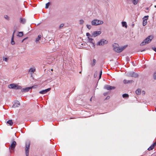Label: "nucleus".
<instances>
[{"instance_id":"nucleus-42","label":"nucleus","mask_w":156,"mask_h":156,"mask_svg":"<svg viewBox=\"0 0 156 156\" xmlns=\"http://www.w3.org/2000/svg\"><path fill=\"white\" fill-rule=\"evenodd\" d=\"M91 100H92V98H91L90 99V100L91 101Z\"/></svg>"},{"instance_id":"nucleus-31","label":"nucleus","mask_w":156,"mask_h":156,"mask_svg":"<svg viewBox=\"0 0 156 156\" xmlns=\"http://www.w3.org/2000/svg\"><path fill=\"white\" fill-rule=\"evenodd\" d=\"M148 16H144L143 18V20H145V19H146V20H147L148 19Z\"/></svg>"},{"instance_id":"nucleus-11","label":"nucleus","mask_w":156,"mask_h":156,"mask_svg":"<svg viewBox=\"0 0 156 156\" xmlns=\"http://www.w3.org/2000/svg\"><path fill=\"white\" fill-rule=\"evenodd\" d=\"M20 105V102L17 101L13 105L12 107L13 108L18 107Z\"/></svg>"},{"instance_id":"nucleus-39","label":"nucleus","mask_w":156,"mask_h":156,"mask_svg":"<svg viewBox=\"0 0 156 156\" xmlns=\"http://www.w3.org/2000/svg\"><path fill=\"white\" fill-rule=\"evenodd\" d=\"M153 50L155 51V52H156V48H153Z\"/></svg>"},{"instance_id":"nucleus-41","label":"nucleus","mask_w":156,"mask_h":156,"mask_svg":"<svg viewBox=\"0 0 156 156\" xmlns=\"http://www.w3.org/2000/svg\"><path fill=\"white\" fill-rule=\"evenodd\" d=\"M96 74V76H97V71H96V72H95V74Z\"/></svg>"},{"instance_id":"nucleus-9","label":"nucleus","mask_w":156,"mask_h":156,"mask_svg":"<svg viewBox=\"0 0 156 156\" xmlns=\"http://www.w3.org/2000/svg\"><path fill=\"white\" fill-rule=\"evenodd\" d=\"M105 88L108 90H110L115 89V87L109 85H106L105 87Z\"/></svg>"},{"instance_id":"nucleus-3","label":"nucleus","mask_w":156,"mask_h":156,"mask_svg":"<svg viewBox=\"0 0 156 156\" xmlns=\"http://www.w3.org/2000/svg\"><path fill=\"white\" fill-rule=\"evenodd\" d=\"M16 142L15 141H13L11 145L9 147V149L10 151V153H13L14 152V149L16 147Z\"/></svg>"},{"instance_id":"nucleus-15","label":"nucleus","mask_w":156,"mask_h":156,"mask_svg":"<svg viewBox=\"0 0 156 156\" xmlns=\"http://www.w3.org/2000/svg\"><path fill=\"white\" fill-rule=\"evenodd\" d=\"M16 84L14 83L11 84L9 85V87L10 88H14L16 87Z\"/></svg>"},{"instance_id":"nucleus-43","label":"nucleus","mask_w":156,"mask_h":156,"mask_svg":"<svg viewBox=\"0 0 156 156\" xmlns=\"http://www.w3.org/2000/svg\"><path fill=\"white\" fill-rule=\"evenodd\" d=\"M51 71H53V69H51Z\"/></svg>"},{"instance_id":"nucleus-19","label":"nucleus","mask_w":156,"mask_h":156,"mask_svg":"<svg viewBox=\"0 0 156 156\" xmlns=\"http://www.w3.org/2000/svg\"><path fill=\"white\" fill-rule=\"evenodd\" d=\"M7 123L9 124V125L11 126H12L13 124L12 120H9L8 121H7Z\"/></svg>"},{"instance_id":"nucleus-23","label":"nucleus","mask_w":156,"mask_h":156,"mask_svg":"<svg viewBox=\"0 0 156 156\" xmlns=\"http://www.w3.org/2000/svg\"><path fill=\"white\" fill-rule=\"evenodd\" d=\"M23 32H19L18 34L17 35V36H19L20 37H21L23 36Z\"/></svg>"},{"instance_id":"nucleus-38","label":"nucleus","mask_w":156,"mask_h":156,"mask_svg":"<svg viewBox=\"0 0 156 156\" xmlns=\"http://www.w3.org/2000/svg\"><path fill=\"white\" fill-rule=\"evenodd\" d=\"M81 23H83V20H81L80 21Z\"/></svg>"},{"instance_id":"nucleus-4","label":"nucleus","mask_w":156,"mask_h":156,"mask_svg":"<svg viewBox=\"0 0 156 156\" xmlns=\"http://www.w3.org/2000/svg\"><path fill=\"white\" fill-rule=\"evenodd\" d=\"M30 144V141H27L26 142L25 148V152L26 156H28L29 151V147Z\"/></svg>"},{"instance_id":"nucleus-13","label":"nucleus","mask_w":156,"mask_h":156,"mask_svg":"<svg viewBox=\"0 0 156 156\" xmlns=\"http://www.w3.org/2000/svg\"><path fill=\"white\" fill-rule=\"evenodd\" d=\"M15 32V31H14L13 32V34L12 36V39H11V43L12 44V45H14L15 44V42L14 41V34Z\"/></svg>"},{"instance_id":"nucleus-1","label":"nucleus","mask_w":156,"mask_h":156,"mask_svg":"<svg viewBox=\"0 0 156 156\" xmlns=\"http://www.w3.org/2000/svg\"><path fill=\"white\" fill-rule=\"evenodd\" d=\"M114 50L117 53H120L123 51L127 47L126 45L120 48L119 44L117 43H114L112 45Z\"/></svg>"},{"instance_id":"nucleus-28","label":"nucleus","mask_w":156,"mask_h":156,"mask_svg":"<svg viewBox=\"0 0 156 156\" xmlns=\"http://www.w3.org/2000/svg\"><path fill=\"white\" fill-rule=\"evenodd\" d=\"M50 5V3L48 2L46 4L45 8L46 9H48V8L49 5Z\"/></svg>"},{"instance_id":"nucleus-34","label":"nucleus","mask_w":156,"mask_h":156,"mask_svg":"<svg viewBox=\"0 0 156 156\" xmlns=\"http://www.w3.org/2000/svg\"><path fill=\"white\" fill-rule=\"evenodd\" d=\"M153 76L154 79H156V72L154 73Z\"/></svg>"},{"instance_id":"nucleus-30","label":"nucleus","mask_w":156,"mask_h":156,"mask_svg":"<svg viewBox=\"0 0 156 156\" xmlns=\"http://www.w3.org/2000/svg\"><path fill=\"white\" fill-rule=\"evenodd\" d=\"M4 18L7 20H9V17L7 15H5L4 16Z\"/></svg>"},{"instance_id":"nucleus-12","label":"nucleus","mask_w":156,"mask_h":156,"mask_svg":"<svg viewBox=\"0 0 156 156\" xmlns=\"http://www.w3.org/2000/svg\"><path fill=\"white\" fill-rule=\"evenodd\" d=\"M35 70L36 69L35 68H31L29 69V72L32 74L35 71Z\"/></svg>"},{"instance_id":"nucleus-33","label":"nucleus","mask_w":156,"mask_h":156,"mask_svg":"<svg viewBox=\"0 0 156 156\" xmlns=\"http://www.w3.org/2000/svg\"><path fill=\"white\" fill-rule=\"evenodd\" d=\"M88 38L89 39V41L90 42H92V41H93V39H92V38H90L89 37H88Z\"/></svg>"},{"instance_id":"nucleus-18","label":"nucleus","mask_w":156,"mask_h":156,"mask_svg":"<svg viewBox=\"0 0 156 156\" xmlns=\"http://www.w3.org/2000/svg\"><path fill=\"white\" fill-rule=\"evenodd\" d=\"M41 35H38L36 39V42H37L41 38Z\"/></svg>"},{"instance_id":"nucleus-22","label":"nucleus","mask_w":156,"mask_h":156,"mask_svg":"<svg viewBox=\"0 0 156 156\" xmlns=\"http://www.w3.org/2000/svg\"><path fill=\"white\" fill-rule=\"evenodd\" d=\"M147 23V20H146V19H145V20H143V26H145L146 25Z\"/></svg>"},{"instance_id":"nucleus-45","label":"nucleus","mask_w":156,"mask_h":156,"mask_svg":"<svg viewBox=\"0 0 156 156\" xmlns=\"http://www.w3.org/2000/svg\"><path fill=\"white\" fill-rule=\"evenodd\" d=\"M143 93H144V91H143Z\"/></svg>"},{"instance_id":"nucleus-40","label":"nucleus","mask_w":156,"mask_h":156,"mask_svg":"<svg viewBox=\"0 0 156 156\" xmlns=\"http://www.w3.org/2000/svg\"><path fill=\"white\" fill-rule=\"evenodd\" d=\"M27 38V37H26V38H24L23 40H22V42H23L24 40H25V39H26Z\"/></svg>"},{"instance_id":"nucleus-8","label":"nucleus","mask_w":156,"mask_h":156,"mask_svg":"<svg viewBox=\"0 0 156 156\" xmlns=\"http://www.w3.org/2000/svg\"><path fill=\"white\" fill-rule=\"evenodd\" d=\"M101 32L100 31H95L92 34V36L94 37H96L101 34Z\"/></svg>"},{"instance_id":"nucleus-7","label":"nucleus","mask_w":156,"mask_h":156,"mask_svg":"<svg viewBox=\"0 0 156 156\" xmlns=\"http://www.w3.org/2000/svg\"><path fill=\"white\" fill-rule=\"evenodd\" d=\"M51 89V88H48L46 89H45L44 90H42L41 91L39 92V93L41 94H44L45 93H46L47 92L49 91Z\"/></svg>"},{"instance_id":"nucleus-36","label":"nucleus","mask_w":156,"mask_h":156,"mask_svg":"<svg viewBox=\"0 0 156 156\" xmlns=\"http://www.w3.org/2000/svg\"><path fill=\"white\" fill-rule=\"evenodd\" d=\"M86 35L88 37H89V36H90V34L89 33H87V34H86Z\"/></svg>"},{"instance_id":"nucleus-17","label":"nucleus","mask_w":156,"mask_h":156,"mask_svg":"<svg viewBox=\"0 0 156 156\" xmlns=\"http://www.w3.org/2000/svg\"><path fill=\"white\" fill-rule=\"evenodd\" d=\"M131 76L132 77H137L138 76V74L136 73L133 72L132 73Z\"/></svg>"},{"instance_id":"nucleus-14","label":"nucleus","mask_w":156,"mask_h":156,"mask_svg":"<svg viewBox=\"0 0 156 156\" xmlns=\"http://www.w3.org/2000/svg\"><path fill=\"white\" fill-rule=\"evenodd\" d=\"M133 82V80H123V82L124 83L126 84L129 83H132Z\"/></svg>"},{"instance_id":"nucleus-6","label":"nucleus","mask_w":156,"mask_h":156,"mask_svg":"<svg viewBox=\"0 0 156 156\" xmlns=\"http://www.w3.org/2000/svg\"><path fill=\"white\" fill-rule=\"evenodd\" d=\"M108 43V41L107 40H105L104 39H102L98 43L97 45H103L105 44H107Z\"/></svg>"},{"instance_id":"nucleus-32","label":"nucleus","mask_w":156,"mask_h":156,"mask_svg":"<svg viewBox=\"0 0 156 156\" xmlns=\"http://www.w3.org/2000/svg\"><path fill=\"white\" fill-rule=\"evenodd\" d=\"M87 27L89 29H90L91 27V25H87Z\"/></svg>"},{"instance_id":"nucleus-5","label":"nucleus","mask_w":156,"mask_h":156,"mask_svg":"<svg viewBox=\"0 0 156 156\" xmlns=\"http://www.w3.org/2000/svg\"><path fill=\"white\" fill-rule=\"evenodd\" d=\"M103 22L101 20H94L91 22V24L92 25L97 26L102 24Z\"/></svg>"},{"instance_id":"nucleus-20","label":"nucleus","mask_w":156,"mask_h":156,"mask_svg":"<svg viewBox=\"0 0 156 156\" xmlns=\"http://www.w3.org/2000/svg\"><path fill=\"white\" fill-rule=\"evenodd\" d=\"M122 26L123 27H124L125 28H127V26L126 23L125 22H122Z\"/></svg>"},{"instance_id":"nucleus-25","label":"nucleus","mask_w":156,"mask_h":156,"mask_svg":"<svg viewBox=\"0 0 156 156\" xmlns=\"http://www.w3.org/2000/svg\"><path fill=\"white\" fill-rule=\"evenodd\" d=\"M22 87L21 86H19L18 85H16V87L14 88V89H21Z\"/></svg>"},{"instance_id":"nucleus-29","label":"nucleus","mask_w":156,"mask_h":156,"mask_svg":"<svg viewBox=\"0 0 156 156\" xmlns=\"http://www.w3.org/2000/svg\"><path fill=\"white\" fill-rule=\"evenodd\" d=\"M102 74V69H101V70H100V73L99 74V79H100L101 78Z\"/></svg>"},{"instance_id":"nucleus-27","label":"nucleus","mask_w":156,"mask_h":156,"mask_svg":"<svg viewBox=\"0 0 156 156\" xmlns=\"http://www.w3.org/2000/svg\"><path fill=\"white\" fill-rule=\"evenodd\" d=\"M138 2V0H133V4L135 5H136Z\"/></svg>"},{"instance_id":"nucleus-37","label":"nucleus","mask_w":156,"mask_h":156,"mask_svg":"<svg viewBox=\"0 0 156 156\" xmlns=\"http://www.w3.org/2000/svg\"><path fill=\"white\" fill-rule=\"evenodd\" d=\"M8 58H4L3 60L5 61V62L7 61Z\"/></svg>"},{"instance_id":"nucleus-44","label":"nucleus","mask_w":156,"mask_h":156,"mask_svg":"<svg viewBox=\"0 0 156 156\" xmlns=\"http://www.w3.org/2000/svg\"><path fill=\"white\" fill-rule=\"evenodd\" d=\"M143 93H144V91H143Z\"/></svg>"},{"instance_id":"nucleus-16","label":"nucleus","mask_w":156,"mask_h":156,"mask_svg":"<svg viewBox=\"0 0 156 156\" xmlns=\"http://www.w3.org/2000/svg\"><path fill=\"white\" fill-rule=\"evenodd\" d=\"M96 60L94 59L93 60L92 62H91L90 64L92 67H93L96 64Z\"/></svg>"},{"instance_id":"nucleus-35","label":"nucleus","mask_w":156,"mask_h":156,"mask_svg":"<svg viewBox=\"0 0 156 156\" xmlns=\"http://www.w3.org/2000/svg\"><path fill=\"white\" fill-rule=\"evenodd\" d=\"M64 25V24H61L60 25V26H59V28H62Z\"/></svg>"},{"instance_id":"nucleus-2","label":"nucleus","mask_w":156,"mask_h":156,"mask_svg":"<svg viewBox=\"0 0 156 156\" xmlns=\"http://www.w3.org/2000/svg\"><path fill=\"white\" fill-rule=\"evenodd\" d=\"M153 38V36L152 35H150L148 36L140 44V45L143 46L145 45L146 44L148 43L151 41Z\"/></svg>"},{"instance_id":"nucleus-26","label":"nucleus","mask_w":156,"mask_h":156,"mask_svg":"<svg viewBox=\"0 0 156 156\" xmlns=\"http://www.w3.org/2000/svg\"><path fill=\"white\" fill-rule=\"evenodd\" d=\"M20 22L21 23H24L25 22V20L24 19H23L22 18H20Z\"/></svg>"},{"instance_id":"nucleus-24","label":"nucleus","mask_w":156,"mask_h":156,"mask_svg":"<svg viewBox=\"0 0 156 156\" xmlns=\"http://www.w3.org/2000/svg\"><path fill=\"white\" fill-rule=\"evenodd\" d=\"M129 95L128 94H122V97L124 98H127L129 97Z\"/></svg>"},{"instance_id":"nucleus-10","label":"nucleus","mask_w":156,"mask_h":156,"mask_svg":"<svg viewBox=\"0 0 156 156\" xmlns=\"http://www.w3.org/2000/svg\"><path fill=\"white\" fill-rule=\"evenodd\" d=\"M32 87H26L25 88L21 90V91L22 92H28V91L30 89H32Z\"/></svg>"},{"instance_id":"nucleus-21","label":"nucleus","mask_w":156,"mask_h":156,"mask_svg":"<svg viewBox=\"0 0 156 156\" xmlns=\"http://www.w3.org/2000/svg\"><path fill=\"white\" fill-rule=\"evenodd\" d=\"M141 92V90L140 89H137L136 91V93L137 95H140V94Z\"/></svg>"}]
</instances>
